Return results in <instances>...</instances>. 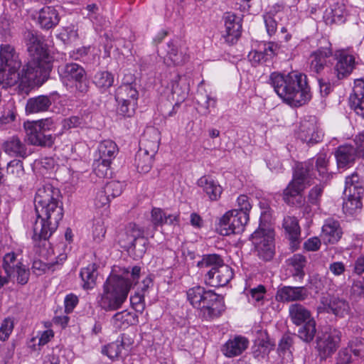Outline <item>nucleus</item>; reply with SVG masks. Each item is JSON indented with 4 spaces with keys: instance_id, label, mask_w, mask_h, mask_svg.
Returning a JSON list of instances; mask_svg holds the SVG:
<instances>
[{
    "instance_id": "f257e3e1",
    "label": "nucleus",
    "mask_w": 364,
    "mask_h": 364,
    "mask_svg": "<svg viewBox=\"0 0 364 364\" xmlns=\"http://www.w3.org/2000/svg\"><path fill=\"white\" fill-rule=\"evenodd\" d=\"M60 192L50 184L39 188L34 198L37 219L33 225V239L47 240L56 230L63 216Z\"/></svg>"
},
{
    "instance_id": "f03ea898",
    "label": "nucleus",
    "mask_w": 364,
    "mask_h": 364,
    "mask_svg": "<svg viewBox=\"0 0 364 364\" xmlns=\"http://www.w3.org/2000/svg\"><path fill=\"white\" fill-rule=\"evenodd\" d=\"M316 168H314V161L311 159L304 163L296 164L291 181L284 191L283 199L287 204L294 206H301L304 203L302 192L306 185L310 183V179L316 177L317 171L319 180L327 181L330 178L328 171L329 158L326 154H318L316 159Z\"/></svg>"
},
{
    "instance_id": "7ed1b4c3",
    "label": "nucleus",
    "mask_w": 364,
    "mask_h": 364,
    "mask_svg": "<svg viewBox=\"0 0 364 364\" xmlns=\"http://www.w3.org/2000/svg\"><path fill=\"white\" fill-rule=\"evenodd\" d=\"M141 276V267H133L122 269V275L112 274L103 285V292L99 304L105 311H115L126 301L133 285L138 283Z\"/></svg>"
},
{
    "instance_id": "20e7f679",
    "label": "nucleus",
    "mask_w": 364,
    "mask_h": 364,
    "mask_svg": "<svg viewBox=\"0 0 364 364\" xmlns=\"http://www.w3.org/2000/svg\"><path fill=\"white\" fill-rule=\"evenodd\" d=\"M269 82L277 95L292 107H301L311 100L310 87L304 74L291 72L284 75L273 73Z\"/></svg>"
},
{
    "instance_id": "39448f33",
    "label": "nucleus",
    "mask_w": 364,
    "mask_h": 364,
    "mask_svg": "<svg viewBox=\"0 0 364 364\" xmlns=\"http://www.w3.org/2000/svg\"><path fill=\"white\" fill-rule=\"evenodd\" d=\"M23 39L31 56L24 79L44 80L51 70L52 57L43 44V38L36 31L27 30L23 33Z\"/></svg>"
},
{
    "instance_id": "423d86ee",
    "label": "nucleus",
    "mask_w": 364,
    "mask_h": 364,
    "mask_svg": "<svg viewBox=\"0 0 364 364\" xmlns=\"http://www.w3.org/2000/svg\"><path fill=\"white\" fill-rule=\"evenodd\" d=\"M269 214L262 213L259 228L251 235V240L257 256L264 261L271 260L274 255V231L268 220Z\"/></svg>"
},
{
    "instance_id": "0eeeda50",
    "label": "nucleus",
    "mask_w": 364,
    "mask_h": 364,
    "mask_svg": "<svg viewBox=\"0 0 364 364\" xmlns=\"http://www.w3.org/2000/svg\"><path fill=\"white\" fill-rule=\"evenodd\" d=\"M53 121L50 118L24 124L26 137L28 143L34 146H51L55 137L48 132L53 129Z\"/></svg>"
},
{
    "instance_id": "6e6552de",
    "label": "nucleus",
    "mask_w": 364,
    "mask_h": 364,
    "mask_svg": "<svg viewBox=\"0 0 364 364\" xmlns=\"http://www.w3.org/2000/svg\"><path fill=\"white\" fill-rule=\"evenodd\" d=\"M200 306H194L200 310V315L206 320L219 316L224 310V301L222 296L212 290H205L199 297Z\"/></svg>"
},
{
    "instance_id": "1a4fd4ad",
    "label": "nucleus",
    "mask_w": 364,
    "mask_h": 364,
    "mask_svg": "<svg viewBox=\"0 0 364 364\" xmlns=\"http://www.w3.org/2000/svg\"><path fill=\"white\" fill-rule=\"evenodd\" d=\"M21 260L16 253L9 252L4 256L2 267L10 279L16 278L18 284L24 285L28 281L30 272Z\"/></svg>"
},
{
    "instance_id": "9d476101",
    "label": "nucleus",
    "mask_w": 364,
    "mask_h": 364,
    "mask_svg": "<svg viewBox=\"0 0 364 364\" xmlns=\"http://www.w3.org/2000/svg\"><path fill=\"white\" fill-rule=\"evenodd\" d=\"M58 73L65 82H75V87L81 93L88 91L85 69L77 63H67L58 68Z\"/></svg>"
},
{
    "instance_id": "9b49d317",
    "label": "nucleus",
    "mask_w": 364,
    "mask_h": 364,
    "mask_svg": "<svg viewBox=\"0 0 364 364\" xmlns=\"http://www.w3.org/2000/svg\"><path fill=\"white\" fill-rule=\"evenodd\" d=\"M249 220V213L237 212L232 210L227 212L220 220L221 234H240L245 230V226Z\"/></svg>"
},
{
    "instance_id": "f8f14e48",
    "label": "nucleus",
    "mask_w": 364,
    "mask_h": 364,
    "mask_svg": "<svg viewBox=\"0 0 364 364\" xmlns=\"http://www.w3.org/2000/svg\"><path fill=\"white\" fill-rule=\"evenodd\" d=\"M341 337V332L336 328H330L317 337L316 348L321 359H326L336 350Z\"/></svg>"
},
{
    "instance_id": "ddd939ff",
    "label": "nucleus",
    "mask_w": 364,
    "mask_h": 364,
    "mask_svg": "<svg viewBox=\"0 0 364 364\" xmlns=\"http://www.w3.org/2000/svg\"><path fill=\"white\" fill-rule=\"evenodd\" d=\"M19 68L11 67H0V85L2 88H8L20 82L22 85L30 86L33 83L38 82L42 79L26 80V73L27 72V64L23 68L21 73L18 72Z\"/></svg>"
},
{
    "instance_id": "4468645a",
    "label": "nucleus",
    "mask_w": 364,
    "mask_h": 364,
    "mask_svg": "<svg viewBox=\"0 0 364 364\" xmlns=\"http://www.w3.org/2000/svg\"><path fill=\"white\" fill-rule=\"evenodd\" d=\"M233 277V272L228 265H222L218 269H210L205 274V283L214 287L226 285Z\"/></svg>"
},
{
    "instance_id": "2eb2a0df",
    "label": "nucleus",
    "mask_w": 364,
    "mask_h": 364,
    "mask_svg": "<svg viewBox=\"0 0 364 364\" xmlns=\"http://www.w3.org/2000/svg\"><path fill=\"white\" fill-rule=\"evenodd\" d=\"M298 136L302 141L307 144H315L321 140L323 134L319 130L314 117L301 122Z\"/></svg>"
},
{
    "instance_id": "dca6fc26",
    "label": "nucleus",
    "mask_w": 364,
    "mask_h": 364,
    "mask_svg": "<svg viewBox=\"0 0 364 364\" xmlns=\"http://www.w3.org/2000/svg\"><path fill=\"white\" fill-rule=\"evenodd\" d=\"M322 306L318 309H323L327 313H332L338 317H344L348 314L350 306L348 303L343 299L334 296H323L321 298Z\"/></svg>"
},
{
    "instance_id": "f3484780",
    "label": "nucleus",
    "mask_w": 364,
    "mask_h": 364,
    "mask_svg": "<svg viewBox=\"0 0 364 364\" xmlns=\"http://www.w3.org/2000/svg\"><path fill=\"white\" fill-rule=\"evenodd\" d=\"M225 31L222 36L228 44H234L240 38L242 25L240 19L232 14L228 13L224 16Z\"/></svg>"
},
{
    "instance_id": "a211bd4d",
    "label": "nucleus",
    "mask_w": 364,
    "mask_h": 364,
    "mask_svg": "<svg viewBox=\"0 0 364 364\" xmlns=\"http://www.w3.org/2000/svg\"><path fill=\"white\" fill-rule=\"evenodd\" d=\"M338 168L346 169L352 166L357 159L360 158L354 146L344 144L339 146L334 152Z\"/></svg>"
},
{
    "instance_id": "6ab92c4d",
    "label": "nucleus",
    "mask_w": 364,
    "mask_h": 364,
    "mask_svg": "<svg viewBox=\"0 0 364 364\" xmlns=\"http://www.w3.org/2000/svg\"><path fill=\"white\" fill-rule=\"evenodd\" d=\"M282 226L291 248L296 250L301 242V229L297 218L294 216L284 217Z\"/></svg>"
},
{
    "instance_id": "aec40b11",
    "label": "nucleus",
    "mask_w": 364,
    "mask_h": 364,
    "mask_svg": "<svg viewBox=\"0 0 364 364\" xmlns=\"http://www.w3.org/2000/svg\"><path fill=\"white\" fill-rule=\"evenodd\" d=\"M308 296V291L304 287L285 286L278 289L277 299L282 302L304 301Z\"/></svg>"
},
{
    "instance_id": "412c9836",
    "label": "nucleus",
    "mask_w": 364,
    "mask_h": 364,
    "mask_svg": "<svg viewBox=\"0 0 364 364\" xmlns=\"http://www.w3.org/2000/svg\"><path fill=\"white\" fill-rule=\"evenodd\" d=\"M343 235V230L338 220L328 218L322 227L321 238L324 243L336 244Z\"/></svg>"
},
{
    "instance_id": "4be33fe9",
    "label": "nucleus",
    "mask_w": 364,
    "mask_h": 364,
    "mask_svg": "<svg viewBox=\"0 0 364 364\" xmlns=\"http://www.w3.org/2000/svg\"><path fill=\"white\" fill-rule=\"evenodd\" d=\"M349 104L358 115L364 118V77L355 80L353 93L350 95Z\"/></svg>"
},
{
    "instance_id": "5701e85b",
    "label": "nucleus",
    "mask_w": 364,
    "mask_h": 364,
    "mask_svg": "<svg viewBox=\"0 0 364 364\" xmlns=\"http://www.w3.org/2000/svg\"><path fill=\"white\" fill-rule=\"evenodd\" d=\"M336 59L335 73L338 79H343L348 77L355 68V57L342 51L337 55Z\"/></svg>"
},
{
    "instance_id": "b1692460",
    "label": "nucleus",
    "mask_w": 364,
    "mask_h": 364,
    "mask_svg": "<svg viewBox=\"0 0 364 364\" xmlns=\"http://www.w3.org/2000/svg\"><path fill=\"white\" fill-rule=\"evenodd\" d=\"M279 47L277 43L269 42L263 45V48L259 50L251 51L248 58L253 64L267 62L278 53Z\"/></svg>"
},
{
    "instance_id": "393cba45",
    "label": "nucleus",
    "mask_w": 364,
    "mask_h": 364,
    "mask_svg": "<svg viewBox=\"0 0 364 364\" xmlns=\"http://www.w3.org/2000/svg\"><path fill=\"white\" fill-rule=\"evenodd\" d=\"M160 134L154 128L148 129L140 139L139 150L147 151L151 155H155L159 147Z\"/></svg>"
},
{
    "instance_id": "a878e982",
    "label": "nucleus",
    "mask_w": 364,
    "mask_h": 364,
    "mask_svg": "<svg viewBox=\"0 0 364 364\" xmlns=\"http://www.w3.org/2000/svg\"><path fill=\"white\" fill-rule=\"evenodd\" d=\"M21 62L15 48L9 44L0 46V67L20 68Z\"/></svg>"
},
{
    "instance_id": "bb28decb",
    "label": "nucleus",
    "mask_w": 364,
    "mask_h": 364,
    "mask_svg": "<svg viewBox=\"0 0 364 364\" xmlns=\"http://www.w3.org/2000/svg\"><path fill=\"white\" fill-rule=\"evenodd\" d=\"M331 55L332 50L329 46L319 48L310 56V70L317 74L320 73L326 65L327 58Z\"/></svg>"
},
{
    "instance_id": "cd10ccee",
    "label": "nucleus",
    "mask_w": 364,
    "mask_h": 364,
    "mask_svg": "<svg viewBox=\"0 0 364 364\" xmlns=\"http://www.w3.org/2000/svg\"><path fill=\"white\" fill-rule=\"evenodd\" d=\"M189 91L187 79L184 76L176 75L171 81V95L176 105L184 101Z\"/></svg>"
},
{
    "instance_id": "c85d7f7f",
    "label": "nucleus",
    "mask_w": 364,
    "mask_h": 364,
    "mask_svg": "<svg viewBox=\"0 0 364 364\" xmlns=\"http://www.w3.org/2000/svg\"><path fill=\"white\" fill-rule=\"evenodd\" d=\"M60 21L58 11L53 6L42 8L38 14V23L44 29H50L56 26Z\"/></svg>"
},
{
    "instance_id": "c756f323",
    "label": "nucleus",
    "mask_w": 364,
    "mask_h": 364,
    "mask_svg": "<svg viewBox=\"0 0 364 364\" xmlns=\"http://www.w3.org/2000/svg\"><path fill=\"white\" fill-rule=\"evenodd\" d=\"M198 186L203 189L210 200H218L223 192L222 187L209 176L200 177L197 181Z\"/></svg>"
},
{
    "instance_id": "7c9ffc66",
    "label": "nucleus",
    "mask_w": 364,
    "mask_h": 364,
    "mask_svg": "<svg viewBox=\"0 0 364 364\" xmlns=\"http://www.w3.org/2000/svg\"><path fill=\"white\" fill-rule=\"evenodd\" d=\"M247 346V339L238 336L228 341L223 346L222 351L226 357L232 358L240 355Z\"/></svg>"
},
{
    "instance_id": "2f4dec72",
    "label": "nucleus",
    "mask_w": 364,
    "mask_h": 364,
    "mask_svg": "<svg viewBox=\"0 0 364 364\" xmlns=\"http://www.w3.org/2000/svg\"><path fill=\"white\" fill-rule=\"evenodd\" d=\"M132 341L126 334H122L121 340H117L105 346L102 353L107 355L110 359L118 358L123 349L132 345Z\"/></svg>"
},
{
    "instance_id": "473e14b6",
    "label": "nucleus",
    "mask_w": 364,
    "mask_h": 364,
    "mask_svg": "<svg viewBox=\"0 0 364 364\" xmlns=\"http://www.w3.org/2000/svg\"><path fill=\"white\" fill-rule=\"evenodd\" d=\"M345 5L341 3H336L326 9L323 19L327 24L343 23L345 21Z\"/></svg>"
},
{
    "instance_id": "72a5a7b5",
    "label": "nucleus",
    "mask_w": 364,
    "mask_h": 364,
    "mask_svg": "<svg viewBox=\"0 0 364 364\" xmlns=\"http://www.w3.org/2000/svg\"><path fill=\"white\" fill-rule=\"evenodd\" d=\"M289 316L292 322L297 325H301L309 320H314L311 312L300 304H294L289 308Z\"/></svg>"
},
{
    "instance_id": "f704fd0d",
    "label": "nucleus",
    "mask_w": 364,
    "mask_h": 364,
    "mask_svg": "<svg viewBox=\"0 0 364 364\" xmlns=\"http://www.w3.org/2000/svg\"><path fill=\"white\" fill-rule=\"evenodd\" d=\"M139 97L138 91L134 85L130 83L121 85L116 91L115 99L118 102H137Z\"/></svg>"
},
{
    "instance_id": "c9c22d12",
    "label": "nucleus",
    "mask_w": 364,
    "mask_h": 364,
    "mask_svg": "<svg viewBox=\"0 0 364 364\" xmlns=\"http://www.w3.org/2000/svg\"><path fill=\"white\" fill-rule=\"evenodd\" d=\"M52 104L50 97L39 95L28 100L26 111L28 113H37L47 111Z\"/></svg>"
},
{
    "instance_id": "e433bc0d",
    "label": "nucleus",
    "mask_w": 364,
    "mask_h": 364,
    "mask_svg": "<svg viewBox=\"0 0 364 364\" xmlns=\"http://www.w3.org/2000/svg\"><path fill=\"white\" fill-rule=\"evenodd\" d=\"M137 225L134 223H129L124 230V232L121 235L119 242L122 247L127 250H131L133 242L141 235L142 232Z\"/></svg>"
},
{
    "instance_id": "4c0bfd02",
    "label": "nucleus",
    "mask_w": 364,
    "mask_h": 364,
    "mask_svg": "<svg viewBox=\"0 0 364 364\" xmlns=\"http://www.w3.org/2000/svg\"><path fill=\"white\" fill-rule=\"evenodd\" d=\"M97 150L98 159L103 160V161L112 162L118 153L117 145L109 139L101 141Z\"/></svg>"
},
{
    "instance_id": "58836bf2",
    "label": "nucleus",
    "mask_w": 364,
    "mask_h": 364,
    "mask_svg": "<svg viewBox=\"0 0 364 364\" xmlns=\"http://www.w3.org/2000/svg\"><path fill=\"white\" fill-rule=\"evenodd\" d=\"M5 152L11 156L24 157L26 156L25 144L17 136H12L7 139L3 145Z\"/></svg>"
},
{
    "instance_id": "ea45409f",
    "label": "nucleus",
    "mask_w": 364,
    "mask_h": 364,
    "mask_svg": "<svg viewBox=\"0 0 364 364\" xmlns=\"http://www.w3.org/2000/svg\"><path fill=\"white\" fill-rule=\"evenodd\" d=\"M188 59V56L173 43H168L165 61L168 65H183Z\"/></svg>"
},
{
    "instance_id": "a19ab883",
    "label": "nucleus",
    "mask_w": 364,
    "mask_h": 364,
    "mask_svg": "<svg viewBox=\"0 0 364 364\" xmlns=\"http://www.w3.org/2000/svg\"><path fill=\"white\" fill-rule=\"evenodd\" d=\"M97 265L95 263H91L80 271V276L83 282L84 289H92L95 284L97 277Z\"/></svg>"
},
{
    "instance_id": "79ce46f5",
    "label": "nucleus",
    "mask_w": 364,
    "mask_h": 364,
    "mask_svg": "<svg viewBox=\"0 0 364 364\" xmlns=\"http://www.w3.org/2000/svg\"><path fill=\"white\" fill-rule=\"evenodd\" d=\"M151 222L156 230L158 226L163 224H173L177 220V216L173 215H167L161 208H154L151 210Z\"/></svg>"
},
{
    "instance_id": "37998d69",
    "label": "nucleus",
    "mask_w": 364,
    "mask_h": 364,
    "mask_svg": "<svg viewBox=\"0 0 364 364\" xmlns=\"http://www.w3.org/2000/svg\"><path fill=\"white\" fill-rule=\"evenodd\" d=\"M154 155L147 153V151L139 150L135 156V165L140 173H147L150 171Z\"/></svg>"
},
{
    "instance_id": "c03bdc74",
    "label": "nucleus",
    "mask_w": 364,
    "mask_h": 364,
    "mask_svg": "<svg viewBox=\"0 0 364 364\" xmlns=\"http://www.w3.org/2000/svg\"><path fill=\"white\" fill-rule=\"evenodd\" d=\"M93 82L98 88L106 90L112 86L114 75L108 71H100L94 76Z\"/></svg>"
},
{
    "instance_id": "a18cd8bd",
    "label": "nucleus",
    "mask_w": 364,
    "mask_h": 364,
    "mask_svg": "<svg viewBox=\"0 0 364 364\" xmlns=\"http://www.w3.org/2000/svg\"><path fill=\"white\" fill-rule=\"evenodd\" d=\"M316 321L314 320H309V321L304 323L303 326L298 331V336L306 343L311 342L316 334Z\"/></svg>"
},
{
    "instance_id": "49530a36",
    "label": "nucleus",
    "mask_w": 364,
    "mask_h": 364,
    "mask_svg": "<svg viewBox=\"0 0 364 364\" xmlns=\"http://www.w3.org/2000/svg\"><path fill=\"white\" fill-rule=\"evenodd\" d=\"M225 265L220 255L217 254L206 255L203 257L201 261L198 262V266L201 268L218 269V267Z\"/></svg>"
},
{
    "instance_id": "de8ad7c7",
    "label": "nucleus",
    "mask_w": 364,
    "mask_h": 364,
    "mask_svg": "<svg viewBox=\"0 0 364 364\" xmlns=\"http://www.w3.org/2000/svg\"><path fill=\"white\" fill-rule=\"evenodd\" d=\"M110 161H103L100 159H96L93 163V173L100 178H105L112 175L110 169Z\"/></svg>"
},
{
    "instance_id": "09e8293b",
    "label": "nucleus",
    "mask_w": 364,
    "mask_h": 364,
    "mask_svg": "<svg viewBox=\"0 0 364 364\" xmlns=\"http://www.w3.org/2000/svg\"><path fill=\"white\" fill-rule=\"evenodd\" d=\"M352 192L364 193L363 183L356 173H353L346 178L344 193Z\"/></svg>"
},
{
    "instance_id": "8fccbe9b",
    "label": "nucleus",
    "mask_w": 364,
    "mask_h": 364,
    "mask_svg": "<svg viewBox=\"0 0 364 364\" xmlns=\"http://www.w3.org/2000/svg\"><path fill=\"white\" fill-rule=\"evenodd\" d=\"M348 196V200L344 203V208L349 210L351 213L360 210L362 208L361 198L363 193L352 192L344 193Z\"/></svg>"
},
{
    "instance_id": "3c124183",
    "label": "nucleus",
    "mask_w": 364,
    "mask_h": 364,
    "mask_svg": "<svg viewBox=\"0 0 364 364\" xmlns=\"http://www.w3.org/2000/svg\"><path fill=\"white\" fill-rule=\"evenodd\" d=\"M290 264L294 267L293 276L303 279L304 276V267L306 265V257L301 255H294L290 259Z\"/></svg>"
},
{
    "instance_id": "603ef678",
    "label": "nucleus",
    "mask_w": 364,
    "mask_h": 364,
    "mask_svg": "<svg viewBox=\"0 0 364 364\" xmlns=\"http://www.w3.org/2000/svg\"><path fill=\"white\" fill-rule=\"evenodd\" d=\"M133 314L127 311L116 313L112 318V323L117 328H122L128 326L132 323Z\"/></svg>"
},
{
    "instance_id": "864d4df0",
    "label": "nucleus",
    "mask_w": 364,
    "mask_h": 364,
    "mask_svg": "<svg viewBox=\"0 0 364 364\" xmlns=\"http://www.w3.org/2000/svg\"><path fill=\"white\" fill-rule=\"evenodd\" d=\"M265 293V287L262 284L258 285L257 287L250 290L248 293V300L255 306H260L263 304Z\"/></svg>"
},
{
    "instance_id": "5fc2aeb1",
    "label": "nucleus",
    "mask_w": 364,
    "mask_h": 364,
    "mask_svg": "<svg viewBox=\"0 0 364 364\" xmlns=\"http://www.w3.org/2000/svg\"><path fill=\"white\" fill-rule=\"evenodd\" d=\"M201 294H204V287L200 286L193 287L187 291V299L193 307L200 306L199 297Z\"/></svg>"
},
{
    "instance_id": "6e6d98bb",
    "label": "nucleus",
    "mask_w": 364,
    "mask_h": 364,
    "mask_svg": "<svg viewBox=\"0 0 364 364\" xmlns=\"http://www.w3.org/2000/svg\"><path fill=\"white\" fill-rule=\"evenodd\" d=\"M104 188L109 198H114L121 195L124 188V184L119 181H112L108 182L104 186Z\"/></svg>"
},
{
    "instance_id": "4d7b16f0",
    "label": "nucleus",
    "mask_w": 364,
    "mask_h": 364,
    "mask_svg": "<svg viewBox=\"0 0 364 364\" xmlns=\"http://www.w3.org/2000/svg\"><path fill=\"white\" fill-rule=\"evenodd\" d=\"M216 101L215 98L208 95L205 96L200 95V96H199L198 103L202 109L204 115H208L210 113V107H215Z\"/></svg>"
},
{
    "instance_id": "13d9d810",
    "label": "nucleus",
    "mask_w": 364,
    "mask_h": 364,
    "mask_svg": "<svg viewBox=\"0 0 364 364\" xmlns=\"http://www.w3.org/2000/svg\"><path fill=\"white\" fill-rule=\"evenodd\" d=\"M136 107L137 102H118L117 113L123 117H131L134 114Z\"/></svg>"
},
{
    "instance_id": "bf43d9fd",
    "label": "nucleus",
    "mask_w": 364,
    "mask_h": 364,
    "mask_svg": "<svg viewBox=\"0 0 364 364\" xmlns=\"http://www.w3.org/2000/svg\"><path fill=\"white\" fill-rule=\"evenodd\" d=\"M144 231L142 230L141 232V235L136 239L134 241V245L132 246V248L133 250L135 251V254L137 257H142V255L146 252V245L148 243V240L144 236Z\"/></svg>"
},
{
    "instance_id": "052dcab7",
    "label": "nucleus",
    "mask_w": 364,
    "mask_h": 364,
    "mask_svg": "<svg viewBox=\"0 0 364 364\" xmlns=\"http://www.w3.org/2000/svg\"><path fill=\"white\" fill-rule=\"evenodd\" d=\"M106 229L104 222L101 219L95 220L92 228L93 239L97 242H100L105 237Z\"/></svg>"
},
{
    "instance_id": "680f3d73",
    "label": "nucleus",
    "mask_w": 364,
    "mask_h": 364,
    "mask_svg": "<svg viewBox=\"0 0 364 364\" xmlns=\"http://www.w3.org/2000/svg\"><path fill=\"white\" fill-rule=\"evenodd\" d=\"M55 265V263H45L41 260H34L31 269L35 274L42 275L50 269L52 272L54 271L53 267Z\"/></svg>"
},
{
    "instance_id": "e2e57ef3",
    "label": "nucleus",
    "mask_w": 364,
    "mask_h": 364,
    "mask_svg": "<svg viewBox=\"0 0 364 364\" xmlns=\"http://www.w3.org/2000/svg\"><path fill=\"white\" fill-rule=\"evenodd\" d=\"M110 202V198L108 196L107 193L105 192V189L104 187H102L100 189L97 190L95 193V197L94 198V203L96 208H100L108 205Z\"/></svg>"
},
{
    "instance_id": "0e129e2a",
    "label": "nucleus",
    "mask_w": 364,
    "mask_h": 364,
    "mask_svg": "<svg viewBox=\"0 0 364 364\" xmlns=\"http://www.w3.org/2000/svg\"><path fill=\"white\" fill-rule=\"evenodd\" d=\"M323 191V186L316 185L314 187H313L308 196V201L311 205H318L320 202L321 197L322 196Z\"/></svg>"
},
{
    "instance_id": "69168bd1",
    "label": "nucleus",
    "mask_w": 364,
    "mask_h": 364,
    "mask_svg": "<svg viewBox=\"0 0 364 364\" xmlns=\"http://www.w3.org/2000/svg\"><path fill=\"white\" fill-rule=\"evenodd\" d=\"M14 328V322L10 318H5L0 326V340L6 341Z\"/></svg>"
},
{
    "instance_id": "338daca9",
    "label": "nucleus",
    "mask_w": 364,
    "mask_h": 364,
    "mask_svg": "<svg viewBox=\"0 0 364 364\" xmlns=\"http://www.w3.org/2000/svg\"><path fill=\"white\" fill-rule=\"evenodd\" d=\"M352 353L355 356L364 357V338H355L349 344Z\"/></svg>"
},
{
    "instance_id": "774afa93",
    "label": "nucleus",
    "mask_w": 364,
    "mask_h": 364,
    "mask_svg": "<svg viewBox=\"0 0 364 364\" xmlns=\"http://www.w3.org/2000/svg\"><path fill=\"white\" fill-rule=\"evenodd\" d=\"M328 271L336 277H344L346 266L343 262H333L329 264Z\"/></svg>"
}]
</instances>
